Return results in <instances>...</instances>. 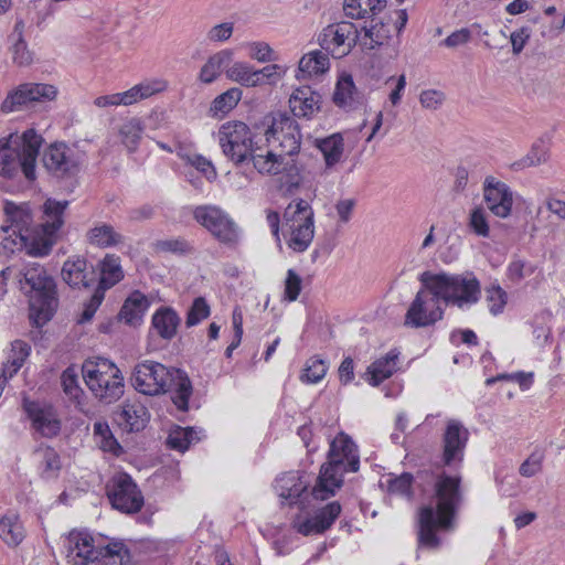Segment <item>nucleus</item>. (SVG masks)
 <instances>
[{"label": "nucleus", "mask_w": 565, "mask_h": 565, "mask_svg": "<svg viewBox=\"0 0 565 565\" xmlns=\"http://www.w3.org/2000/svg\"><path fill=\"white\" fill-rule=\"evenodd\" d=\"M417 479L425 481L434 480L435 498L437 504H426L419 508L417 518V541L418 545L429 550H436L440 545L437 531H449L454 529L457 512L462 503L463 495L460 489L461 477L449 476L441 471L437 476L431 470H420L416 473Z\"/></svg>", "instance_id": "f257e3e1"}, {"label": "nucleus", "mask_w": 565, "mask_h": 565, "mask_svg": "<svg viewBox=\"0 0 565 565\" xmlns=\"http://www.w3.org/2000/svg\"><path fill=\"white\" fill-rule=\"evenodd\" d=\"M218 142L224 156L234 164L241 166L253 162L259 173H275L277 160L274 151L265 154L258 153L259 148L254 146V135L250 128L243 121H230L223 124L217 132Z\"/></svg>", "instance_id": "f03ea898"}, {"label": "nucleus", "mask_w": 565, "mask_h": 565, "mask_svg": "<svg viewBox=\"0 0 565 565\" xmlns=\"http://www.w3.org/2000/svg\"><path fill=\"white\" fill-rule=\"evenodd\" d=\"M360 467L358 449L353 440L340 434L330 444L328 461L321 466L311 495L316 500H327L334 495L335 490L343 484V473L356 472Z\"/></svg>", "instance_id": "7ed1b4c3"}, {"label": "nucleus", "mask_w": 565, "mask_h": 565, "mask_svg": "<svg viewBox=\"0 0 565 565\" xmlns=\"http://www.w3.org/2000/svg\"><path fill=\"white\" fill-rule=\"evenodd\" d=\"M19 276L20 289L29 296L31 323L41 328L53 318L58 306L55 280L38 263L28 264Z\"/></svg>", "instance_id": "20e7f679"}, {"label": "nucleus", "mask_w": 565, "mask_h": 565, "mask_svg": "<svg viewBox=\"0 0 565 565\" xmlns=\"http://www.w3.org/2000/svg\"><path fill=\"white\" fill-rule=\"evenodd\" d=\"M43 138L34 129L0 140V175L14 179L21 171L30 182L36 179L35 163Z\"/></svg>", "instance_id": "39448f33"}, {"label": "nucleus", "mask_w": 565, "mask_h": 565, "mask_svg": "<svg viewBox=\"0 0 565 565\" xmlns=\"http://www.w3.org/2000/svg\"><path fill=\"white\" fill-rule=\"evenodd\" d=\"M419 281L446 305L458 308L472 306L481 298V285L472 271L450 274L426 270L420 274Z\"/></svg>", "instance_id": "423d86ee"}, {"label": "nucleus", "mask_w": 565, "mask_h": 565, "mask_svg": "<svg viewBox=\"0 0 565 565\" xmlns=\"http://www.w3.org/2000/svg\"><path fill=\"white\" fill-rule=\"evenodd\" d=\"M68 563L73 565H99L107 557H120L126 553V545L122 541H111L105 546H94V540L86 533L72 531L67 539Z\"/></svg>", "instance_id": "0eeeda50"}, {"label": "nucleus", "mask_w": 565, "mask_h": 565, "mask_svg": "<svg viewBox=\"0 0 565 565\" xmlns=\"http://www.w3.org/2000/svg\"><path fill=\"white\" fill-rule=\"evenodd\" d=\"M284 222L291 234L288 246L294 252H305L315 236V213L311 205L302 199L292 201L284 212Z\"/></svg>", "instance_id": "6e6552de"}, {"label": "nucleus", "mask_w": 565, "mask_h": 565, "mask_svg": "<svg viewBox=\"0 0 565 565\" xmlns=\"http://www.w3.org/2000/svg\"><path fill=\"white\" fill-rule=\"evenodd\" d=\"M266 140L276 153L294 157L298 154L301 146L300 126L287 113H276L265 131Z\"/></svg>", "instance_id": "1a4fd4ad"}, {"label": "nucleus", "mask_w": 565, "mask_h": 565, "mask_svg": "<svg viewBox=\"0 0 565 565\" xmlns=\"http://www.w3.org/2000/svg\"><path fill=\"white\" fill-rule=\"evenodd\" d=\"M106 494L115 510L121 513L139 512L145 499L134 479L126 472L115 475L106 486Z\"/></svg>", "instance_id": "9d476101"}, {"label": "nucleus", "mask_w": 565, "mask_h": 565, "mask_svg": "<svg viewBox=\"0 0 565 565\" xmlns=\"http://www.w3.org/2000/svg\"><path fill=\"white\" fill-rule=\"evenodd\" d=\"M440 301L439 297H435L431 290L422 285L405 313L404 326L419 329L436 324L445 315Z\"/></svg>", "instance_id": "9b49d317"}, {"label": "nucleus", "mask_w": 565, "mask_h": 565, "mask_svg": "<svg viewBox=\"0 0 565 565\" xmlns=\"http://www.w3.org/2000/svg\"><path fill=\"white\" fill-rule=\"evenodd\" d=\"M171 370L159 362L143 361L138 363L131 374L134 388L149 396H157L168 392L171 381Z\"/></svg>", "instance_id": "f8f14e48"}, {"label": "nucleus", "mask_w": 565, "mask_h": 565, "mask_svg": "<svg viewBox=\"0 0 565 565\" xmlns=\"http://www.w3.org/2000/svg\"><path fill=\"white\" fill-rule=\"evenodd\" d=\"M194 220L205 227L218 242L235 245L239 239V228L236 223L213 205L196 206L193 211Z\"/></svg>", "instance_id": "ddd939ff"}, {"label": "nucleus", "mask_w": 565, "mask_h": 565, "mask_svg": "<svg viewBox=\"0 0 565 565\" xmlns=\"http://www.w3.org/2000/svg\"><path fill=\"white\" fill-rule=\"evenodd\" d=\"M57 89L55 86L42 83H26L20 85L13 93L9 94L1 104L3 113H11L31 107L35 103L55 99Z\"/></svg>", "instance_id": "4468645a"}, {"label": "nucleus", "mask_w": 565, "mask_h": 565, "mask_svg": "<svg viewBox=\"0 0 565 565\" xmlns=\"http://www.w3.org/2000/svg\"><path fill=\"white\" fill-rule=\"evenodd\" d=\"M42 162L52 177L61 180L72 179L79 171L73 150L64 142L50 145L43 152Z\"/></svg>", "instance_id": "2eb2a0df"}, {"label": "nucleus", "mask_w": 565, "mask_h": 565, "mask_svg": "<svg viewBox=\"0 0 565 565\" xmlns=\"http://www.w3.org/2000/svg\"><path fill=\"white\" fill-rule=\"evenodd\" d=\"M23 408L31 420L32 428L42 437L54 438L61 433L62 422L52 405L24 398Z\"/></svg>", "instance_id": "dca6fc26"}, {"label": "nucleus", "mask_w": 565, "mask_h": 565, "mask_svg": "<svg viewBox=\"0 0 565 565\" xmlns=\"http://www.w3.org/2000/svg\"><path fill=\"white\" fill-rule=\"evenodd\" d=\"M468 440V429L459 420L449 419L441 437L443 463L451 466L454 462H461Z\"/></svg>", "instance_id": "f3484780"}, {"label": "nucleus", "mask_w": 565, "mask_h": 565, "mask_svg": "<svg viewBox=\"0 0 565 565\" xmlns=\"http://www.w3.org/2000/svg\"><path fill=\"white\" fill-rule=\"evenodd\" d=\"M483 199L488 210L500 218L510 216L513 206V192L510 186L489 175L483 182Z\"/></svg>", "instance_id": "a211bd4d"}, {"label": "nucleus", "mask_w": 565, "mask_h": 565, "mask_svg": "<svg viewBox=\"0 0 565 565\" xmlns=\"http://www.w3.org/2000/svg\"><path fill=\"white\" fill-rule=\"evenodd\" d=\"M63 280L73 289H88L97 281V268L85 257H68L61 271Z\"/></svg>", "instance_id": "6ab92c4d"}, {"label": "nucleus", "mask_w": 565, "mask_h": 565, "mask_svg": "<svg viewBox=\"0 0 565 565\" xmlns=\"http://www.w3.org/2000/svg\"><path fill=\"white\" fill-rule=\"evenodd\" d=\"M310 486L308 476L303 471H288L281 473L275 479L274 488L277 494L289 502L296 504L307 492Z\"/></svg>", "instance_id": "aec40b11"}, {"label": "nucleus", "mask_w": 565, "mask_h": 565, "mask_svg": "<svg viewBox=\"0 0 565 565\" xmlns=\"http://www.w3.org/2000/svg\"><path fill=\"white\" fill-rule=\"evenodd\" d=\"M114 422L125 431H141L148 424L150 414L146 406L137 402H125L114 412Z\"/></svg>", "instance_id": "412c9836"}, {"label": "nucleus", "mask_w": 565, "mask_h": 565, "mask_svg": "<svg viewBox=\"0 0 565 565\" xmlns=\"http://www.w3.org/2000/svg\"><path fill=\"white\" fill-rule=\"evenodd\" d=\"M321 45L327 43L333 44L338 47L345 46L342 55H347L360 40V33L354 23L349 21H341L339 23L328 25L322 33Z\"/></svg>", "instance_id": "4be33fe9"}, {"label": "nucleus", "mask_w": 565, "mask_h": 565, "mask_svg": "<svg viewBox=\"0 0 565 565\" xmlns=\"http://www.w3.org/2000/svg\"><path fill=\"white\" fill-rule=\"evenodd\" d=\"M341 513V504L333 501L316 511L315 515L305 520L297 526L298 533L302 535L320 534L331 527Z\"/></svg>", "instance_id": "5701e85b"}, {"label": "nucleus", "mask_w": 565, "mask_h": 565, "mask_svg": "<svg viewBox=\"0 0 565 565\" xmlns=\"http://www.w3.org/2000/svg\"><path fill=\"white\" fill-rule=\"evenodd\" d=\"M321 95L309 86L298 87L289 98V108L294 117L311 119L320 110Z\"/></svg>", "instance_id": "b1692460"}, {"label": "nucleus", "mask_w": 565, "mask_h": 565, "mask_svg": "<svg viewBox=\"0 0 565 565\" xmlns=\"http://www.w3.org/2000/svg\"><path fill=\"white\" fill-rule=\"evenodd\" d=\"M94 396L103 404L109 405L118 401L124 394L122 374L85 382Z\"/></svg>", "instance_id": "393cba45"}, {"label": "nucleus", "mask_w": 565, "mask_h": 565, "mask_svg": "<svg viewBox=\"0 0 565 565\" xmlns=\"http://www.w3.org/2000/svg\"><path fill=\"white\" fill-rule=\"evenodd\" d=\"M70 202L67 200L57 201L55 199H46L43 203V222L40 228L44 234L52 235L57 238V233L64 225V215Z\"/></svg>", "instance_id": "a878e982"}, {"label": "nucleus", "mask_w": 565, "mask_h": 565, "mask_svg": "<svg viewBox=\"0 0 565 565\" xmlns=\"http://www.w3.org/2000/svg\"><path fill=\"white\" fill-rule=\"evenodd\" d=\"M171 381H169V390L171 399L177 408L181 412L189 409V401L193 394L192 382L186 372L172 367Z\"/></svg>", "instance_id": "bb28decb"}, {"label": "nucleus", "mask_w": 565, "mask_h": 565, "mask_svg": "<svg viewBox=\"0 0 565 565\" xmlns=\"http://www.w3.org/2000/svg\"><path fill=\"white\" fill-rule=\"evenodd\" d=\"M181 318L171 307H160L151 318L152 330L163 340L171 341L178 332Z\"/></svg>", "instance_id": "cd10ccee"}, {"label": "nucleus", "mask_w": 565, "mask_h": 565, "mask_svg": "<svg viewBox=\"0 0 565 565\" xmlns=\"http://www.w3.org/2000/svg\"><path fill=\"white\" fill-rule=\"evenodd\" d=\"M96 268L99 270V277L97 276L95 290L103 295L124 278L119 257L113 254H107Z\"/></svg>", "instance_id": "c85d7f7f"}, {"label": "nucleus", "mask_w": 565, "mask_h": 565, "mask_svg": "<svg viewBox=\"0 0 565 565\" xmlns=\"http://www.w3.org/2000/svg\"><path fill=\"white\" fill-rule=\"evenodd\" d=\"M149 306L150 302L148 298L141 291L135 290L124 301L118 313V319L128 326L137 327L141 323Z\"/></svg>", "instance_id": "c756f323"}, {"label": "nucleus", "mask_w": 565, "mask_h": 565, "mask_svg": "<svg viewBox=\"0 0 565 565\" xmlns=\"http://www.w3.org/2000/svg\"><path fill=\"white\" fill-rule=\"evenodd\" d=\"M233 61V52L231 50H222L209 57L201 67L199 78L205 84L213 83L221 73L230 67Z\"/></svg>", "instance_id": "7c9ffc66"}, {"label": "nucleus", "mask_w": 565, "mask_h": 565, "mask_svg": "<svg viewBox=\"0 0 565 565\" xmlns=\"http://www.w3.org/2000/svg\"><path fill=\"white\" fill-rule=\"evenodd\" d=\"M396 360L397 354L391 351L385 356L374 361L365 372L369 384L379 386L386 379L391 377L396 370Z\"/></svg>", "instance_id": "2f4dec72"}, {"label": "nucleus", "mask_w": 565, "mask_h": 565, "mask_svg": "<svg viewBox=\"0 0 565 565\" xmlns=\"http://www.w3.org/2000/svg\"><path fill=\"white\" fill-rule=\"evenodd\" d=\"M4 212L8 216V221L10 222L9 226H12L20 233H31L33 215L29 204L24 203L17 205L12 202H7Z\"/></svg>", "instance_id": "473e14b6"}, {"label": "nucleus", "mask_w": 565, "mask_h": 565, "mask_svg": "<svg viewBox=\"0 0 565 565\" xmlns=\"http://www.w3.org/2000/svg\"><path fill=\"white\" fill-rule=\"evenodd\" d=\"M87 242L100 248L116 246L124 242V236L110 224L99 223L86 234Z\"/></svg>", "instance_id": "72a5a7b5"}, {"label": "nucleus", "mask_w": 565, "mask_h": 565, "mask_svg": "<svg viewBox=\"0 0 565 565\" xmlns=\"http://www.w3.org/2000/svg\"><path fill=\"white\" fill-rule=\"evenodd\" d=\"M358 90L351 75L342 76L333 93V103L342 108L354 109L358 104Z\"/></svg>", "instance_id": "f704fd0d"}, {"label": "nucleus", "mask_w": 565, "mask_h": 565, "mask_svg": "<svg viewBox=\"0 0 565 565\" xmlns=\"http://www.w3.org/2000/svg\"><path fill=\"white\" fill-rule=\"evenodd\" d=\"M315 145L322 152L328 168L333 167L341 160L344 151L343 137L341 134H332L329 137L316 139Z\"/></svg>", "instance_id": "c9c22d12"}, {"label": "nucleus", "mask_w": 565, "mask_h": 565, "mask_svg": "<svg viewBox=\"0 0 565 565\" xmlns=\"http://www.w3.org/2000/svg\"><path fill=\"white\" fill-rule=\"evenodd\" d=\"M329 57L321 51H313L301 57L298 66V78L323 74L329 70Z\"/></svg>", "instance_id": "e433bc0d"}, {"label": "nucleus", "mask_w": 565, "mask_h": 565, "mask_svg": "<svg viewBox=\"0 0 565 565\" xmlns=\"http://www.w3.org/2000/svg\"><path fill=\"white\" fill-rule=\"evenodd\" d=\"M166 84L161 81L142 82L130 89L122 92V105L129 106L138 103L139 100L151 97L152 95L162 92Z\"/></svg>", "instance_id": "4c0bfd02"}, {"label": "nucleus", "mask_w": 565, "mask_h": 565, "mask_svg": "<svg viewBox=\"0 0 565 565\" xmlns=\"http://www.w3.org/2000/svg\"><path fill=\"white\" fill-rule=\"evenodd\" d=\"M0 539L9 546H18L24 539V530L17 514L0 520Z\"/></svg>", "instance_id": "58836bf2"}, {"label": "nucleus", "mask_w": 565, "mask_h": 565, "mask_svg": "<svg viewBox=\"0 0 565 565\" xmlns=\"http://www.w3.org/2000/svg\"><path fill=\"white\" fill-rule=\"evenodd\" d=\"M242 94V90L237 87H232L222 93L212 102L209 110L210 115L217 118L223 117L238 104Z\"/></svg>", "instance_id": "ea45409f"}, {"label": "nucleus", "mask_w": 565, "mask_h": 565, "mask_svg": "<svg viewBox=\"0 0 565 565\" xmlns=\"http://www.w3.org/2000/svg\"><path fill=\"white\" fill-rule=\"evenodd\" d=\"M30 234L31 233L26 234V244L24 246L26 253L33 257H43L49 255L57 238L52 235L44 234L41 228L33 235Z\"/></svg>", "instance_id": "a19ab883"}, {"label": "nucleus", "mask_w": 565, "mask_h": 565, "mask_svg": "<svg viewBox=\"0 0 565 565\" xmlns=\"http://www.w3.org/2000/svg\"><path fill=\"white\" fill-rule=\"evenodd\" d=\"M364 41L362 46L365 50H375L384 45L391 38V29L387 23L379 21L371 26H364Z\"/></svg>", "instance_id": "79ce46f5"}, {"label": "nucleus", "mask_w": 565, "mask_h": 565, "mask_svg": "<svg viewBox=\"0 0 565 565\" xmlns=\"http://www.w3.org/2000/svg\"><path fill=\"white\" fill-rule=\"evenodd\" d=\"M26 244V234L15 231L12 226L3 225L0 228V254L9 256L21 250Z\"/></svg>", "instance_id": "37998d69"}, {"label": "nucleus", "mask_w": 565, "mask_h": 565, "mask_svg": "<svg viewBox=\"0 0 565 565\" xmlns=\"http://www.w3.org/2000/svg\"><path fill=\"white\" fill-rule=\"evenodd\" d=\"M61 384L64 393L83 412L84 391L78 385V375L73 366L66 367L61 375Z\"/></svg>", "instance_id": "c03bdc74"}, {"label": "nucleus", "mask_w": 565, "mask_h": 565, "mask_svg": "<svg viewBox=\"0 0 565 565\" xmlns=\"http://www.w3.org/2000/svg\"><path fill=\"white\" fill-rule=\"evenodd\" d=\"M118 374H121L120 370L107 359H98L96 363L86 362L83 365V379L85 382Z\"/></svg>", "instance_id": "a18cd8bd"}, {"label": "nucleus", "mask_w": 565, "mask_h": 565, "mask_svg": "<svg viewBox=\"0 0 565 565\" xmlns=\"http://www.w3.org/2000/svg\"><path fill=\"white\" fill-rule=\"evenodd\" d=\"M142 132L143 126L139 118H131L121 125L119 129V136L121 138L122 145L128 149L129 152L136 151Z\"/></svg>", "instance_id": "49530a36"}, {"label": "nucleus", "mask_w": 565, "mask_h": 565, "mask_svg": "<svg viewBox=\"0 0 565 565\" xmlns=\"http://www.w3.org/2000/svg\"><path fill=\"white\" fill-rule=\"evenodd\" d=\"M226 76L246 87L259 86L258 74L245 62H235L226 70Z\"/></svg>", "instance_id": "de8ad7c7"}, {"label": "nucleus", "mask_w": 565, "mask_h": 565, "mask_svg": "<svg viewBox=\"0 0 565 565\" xmlns=\"http://www.w3.org/2000/svg\"><path fill=\"white\" fill-rule=\"evenodd\" d=\"M274 156H275V159L277 160L278 169L275 173H268V174L276 175L278 173L284 172L287 177L286 183L288 185V190L290 191L291 189L298 188L300 184V180H301L300 169L296 164V161L292 159V157H289V159L286 160L285 157L287 154L276 153L275 151H274Z\"/></svg>", "instance_id": "09e8293b"}, {"label": "nucleus", "mask_w": 565, "mask_h": 565, "mask_svg": "<svg viewBox=\"0 0 565 565\" xmlns=\"http://www.w3.org/2000/svg\"><path fill=\"white\" fill-rule=\"evenodd\" d=\"M414 480L425 481V479H417L416 476L414 477L409 472H403L402 475L387 480V491L391 494L401 495L411 500L413 498L412 487Z\"/></svg>", "instance_id": "8fccbe9b"}, {"label": "nucleus", "mask_w": 565, "mask_h": 565, "mask_svg": "<svg viewBox=\"0 0 565 565\" xmlns=\"http://www.w3.org/2000/svg\"><path fill=\"white\" fill-rule=\"evenodd\" d=\"M548 158V145L544 140L539 139L532 145L530 151L521 159L519 164L523 168L536 167L547 162Z\"/></svg>", "instance_id": "3c124183"}, {"label": "nucleus", "mask_w": 565, "mask_h": 565, "mask_svg": "<svg viewBox=\"0 0 565 565\" xmlns=\"http://www.w3.org/2000/svg\"><path fill=\"white\" fill-rule=\"evenodd\" d=\"M42 454L41 476L45 479L57 477L61 470V458L54 448L47 446L43 449H38Z\"/></svg>", "instance_id": "603ef678"}, {"label": "nucleus", "mask_w": 565, "mask_h": 565, "mask_svg": "<svg viewBox=\"0 0 565 565\" xmlns=\"http://www.w3.org/2000/svg\"><path fill=\"white\" fill-rule=\"evenodd\" d=\"M327 371V361L318 356H312L307 361L306 367L300 379L302 382L315 384L326 376Z\"/></svg>", "instance_id": "864d4df0"}, {"label": "nucleus", "mask_w": 565, "mask_h": 565, "mask_svg": "<svg viewBox=\"0 0 565 565\" xmlns=\"http://www.w3.org/2000/svg\"><path fill=\"white\" fill-rule=\"evenodd\" d=\"M486 301L492 315L501 313L508 301V294L499 286L492 285L486 289Z\"/></svg>", "instance_id": "5fc2aeb1"}, {"label": "nucleus", "mask_w": 565, "mask_h": 565, "mask_svg": "<svg viewBox=\"0 0 565 565\" xmlns=\"http://www.w3.org/2000/svg\"><path fill=\"white\" fill-rule=\"evenodd\" d=\"M195 434L192 427L179 428L169 435L168 445L171 449L184 451L196 439Z\"/></svg>", "instance_id": "6e6d98bb"}, {"label": "nucleus", "mask_w": 565, "mask_h": 565, "mask_svg": "<svg viewBox=\"0 0 565 565\" xmlns=\"http://www.w3.org/2000/svg\"><path fill=\"white\" fill-rule=\"evenodd\" d=\"M468 225L478 236L488 237L490 234L487 212L481 206H477L470 212Z\"/></svg>", "instance_id": "4d7b16f0"}, {"label": "nucleus", "mask_w": 565, "mask_h": 565, "mask_svg": "<svg viewBox=\"0 0 565 565\" xmlns=\"http://www.w3.org/2000/svg\"><path fill=\"white\" fill-rule=\"evenodd\" d=\"M210 316V306L203 297L193 300L192 306L188 310L185 324L188 328L196 326Z\"/></svg>", "instance_id": "13d9d810"}, {"label": "nucleus", "mask_w": 565, "mask_h": 565, "mask_svg": "<svg viewBox=\"0 0 565 565\" xmlns=\"http://www.w3.org/2000/svg\"><path fill=\"white\" fill-rule=\"evenodd\" d=\"M154 247L159 252L186 254L192 250L191 245L184 238L161 239L154 243Z\"/></svg>", "instance_id": "bf43d9fd"}, {"label": "nucleus", "mask_w": 565, "mask_h": 565, "mask_svg": "<svg viewBox=\"0 0 565 565\" xmlns=\"http://www.w3.org/2000/svg\"><path fill=\"white\" fill-rule=\"evenodd\" d=\"M473 30H477L479 33L480 24L473 23L471 28H462L460 30L452 32L443 41V44L451 49L463 45L470 41Z\"/></svg>", "instance_id": "052dcab7"}, {"label": "nucleus", "mask_w": 565, "mask_h": 565, "mask_svg": "<svg viewBox=\"0 0 565 565\" xmlns=\"http://www.w3.org/2000/svg\"><path fill=\"white\" fill-rule=\"evenodd\" d=\"M255 73L258 74L259 85L276 84L285 75L286 68L278 64H270L262 70H255Z\"/></svg>", "instance_id": "680f3d73"}, {"label": "nucleus", "mask_w": 565, "mask_h": 565, "mask_svg": "<svg viewBox=\"0 0 565 565\" xmlns=\"http://www.w3.org/2000/svg\"><path fill=\"white\" fill-rule=\"evenodd\" d=\"M301 277L294 269H288L285 280V298L289 301L297 300L301 291Z\"/></svg>", "instance_id": "e2e57ef3"}, {"label": "nucleus", "mask_w": 565, "mask_h": 565, "mask_svg": "<svg viewBox=\"0 0 565 565\" xmlns=\"http://www.w3.org/2000/svg\"><path fill=\"white\" fill-rule=\"evenodd\" d=\"M12 57L13 62L20 66H25L32 62V53L28 50V44L24 39L12 41Z\"/></svg>", "instance_id": "0e129e2a"}, {"label": "nucleus", "mask_w": 565, "mask_h": 565, "mask_svg": "<svg viewBox=\"0 0 565 565\" xmlns=\"http://www.w3.org/2000/svg\"><path fill=\"white\" fill-rule=\"evenodd\" d=\"M543 454L540 451L532 452L529 458L520 466V475L526 478L535 476L542 469Z\"/></svg>", "instance_id": "69168bd1"}, {"label": "nucleus", "mask_w": 565, "mask_h": 565, "mask_svg": "<svg viewBox=\"0 0 565 565\" xmlns=\"http://www.w3.org/2000/svg\"><path fill=\"white\" fill-rule=\"evenodd\" d=\"M234 32V23L232 22H223L212 26L206 38L211 42H225L227 41Z\"/></svg>", "instance_id": "338daca9"}, {"label": "nucleus", "mask_w": 565, "mask_h": 565, "mask_svg": "<svg viewBox=\"0 0 565 565\" xmlns=\"http://www.w3.org/2000/svg\"><path fill=\"white\" fill-rule=\"evenodd\" d=\"M250 56L263 63L276 60L275 52L266 42H253L250 44Z\"/></svg>", "instance_id": "774afa93"}]
</instances>
